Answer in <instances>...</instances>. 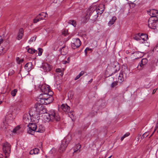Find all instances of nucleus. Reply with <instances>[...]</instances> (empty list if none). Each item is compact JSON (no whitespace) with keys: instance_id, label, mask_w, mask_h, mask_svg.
I'll return each instance as SVG.
<instances>
[{"instance_id":"1","label":"nucleus","mask_w":158,"mask_h":158,"mask_svg":"<svg viewBox=\"0 0 158 158\" xmlns=\"http://www.w3.org/2000/svg\"><path fill=\"white\" fill-rule=\"evenodd\" d=\"M49 86L48 85H43L40 88V89L43 93L39 96L40 101L42 104L45 105L51 103L53 100L52 95L53 92L49 88Z\"/></svg>"},{"instance_id":"2","label":"nucleus","mask_w":158,"mask_h":158,"mask_svg":"<svg viewBox=\"0 0 158 158\" xmlns=\"http://www.w3.org/2000/svg\"><path fill=\"white\" fill-rule=\"evenodd\" d=\"M39 103H37L35 104V107L31 109L29 114L30 116H32L33 117H34L38 116L40 114H44L46 112V109L45 107L43 105L44 104L41 103L39 101Z\"/></svg>"},{"instance_id":"3","label":"nucleus","mask_w":158,"mask_h":158,"mask_svg":"<svg viewBox=\"0 0 158 158\" xmlns=\"http://www.w3.org/2000/svg\"><path fill=\"white\" fill-rule=\"evenodd\" d=\"M28 127H29V130H27V132L31 135L35 131L42 133L45 131L44 127L42 125H37L35 123H29Z\"/></svg>"},{"instance_id":"4","label":"nucleus","mask_w":158,"mask_h":158,"mask_svg":"<svg viewBox=\"0 0 158 158\" xmlns=\"http://www.w3.org/2000/svg\"><path fill=\"white\" fill-rule=\"evenodd\" d=\"M95 6L90 7L87 10L86 12L85 17L86 19H90L93 21H95L98 16L96 10Z\"/></svg>"},{"instance_id":"5","label":"nucleus","mask_w":158,"mask_h":158,"mask_svg":"<svg viewBox=\"0 0 158 158\" xmlns=\"http://www.w3.org/2000/svg\"><path fill=\"white\" fill-rule=\"evenodd\" d=\"M128 76V70L127 67L123 65L121 70V73H120L118 77V81L121 83L125 80Z\"/></svg>"},{"instance_id":"6","label":"nucleus","mask_w":158,"mask_h":158,"mask_svg":"<svg viewBox=\"0 0 158 158\" xmlns=\"http://www.w3.org/2000/svg\"><path fill=\"white\" fill-rule=\"evenodd\" d=\"M71 139V137L68 136L65 138L62 142V143L59 148L60 152H62L65 150L66 148Z\"/></svg>"},{"instance_id":"7","label":"nucleus","mask_w":158,"mask_h":158,"mask_svg":"<svg viewBox=\"0 0 158 158\" xmlns=\"http://www.w3.org/2000/svg\"><path fill=\"white\" fill-rule=\"evenodd\" d=\"M148 23V26L149 28L153 29H156L158 23V18L151 17L149 18Z\"/></svg>"},{"instance_id":"8","label":"nucleus","mask_w":158,"mask_h":158,"mask_svg":"<svg viewBox=\"0 0 158 158\" xmlns=\"http://www.w3.org/2000/svg\"><path fill=\"white\" fill-rule=\"evenodd\" d=\"M49 111L52 121L57 122L60 121V116L56 111L53 110H50Z\"/></svg>"},{"instance_id":"9","label":"nucleus","mask_w":158,"mask_h":158,"mask_svg":"<svg viewBox=\"0 0 158 158\" xmlns=\"http://www.w3.org/2000/svg\"><path fill=\"white\" fill-rule=\"evenodd\" d=\"M2 149L5 154V158L9 156L10 153V145L7 142H5L3 143Z\"/></svg>"},{"instance_id":"10","label":"nucleus","mask_w":158,"mask_h":158,"mask_svg":"<svg viewBox=\"0 0 158 158\" xmlns=\"http://www.w3.org/2000/svg\"><path fill=\"white\" fill-rule=\"evenodd\" d=\"M81 44V41L79 38H74L72 40L71 47L73 49H75L79 47Z\"/></svg>"},{"instance_id":"11","label":"nucleus","mask_w":158,"mask_h":158,"mask_svg":"<svg viewBox=\"0 0 158 158\" xmlns=\"http://www.w3.org/2000/svg\"><path fill=\"white\" fill-rule=\"evenodd\" d=\"M140 34L138 33L135 35L133 37L134 39L137 41H139L141 39L144 41H145L148 39V35L147 34H142L140 35Z\"/></svg>"},{"instance_id":"12","label":"nucleus","mask_w":158,"mask_h":158,"mask_svg":"<svg viewBox=\"0 0 158 158\" xmlns=\"http://www.w3.org/2000/svg\"><path fill=\"white\" fill-rule=\"evenodd\" d=\"M95 6L96 8V10H95L97 12L98 15H101L102 14L104 10V6L102 5H101L98 6Z\"/></svg>"},{"instance_id":"13","label":"nucleus","mask_w":158,"mask_h":158,"mask_svg":"<svg viewBox=\"0 0 158 158\" xmlns=\"http://www.w3.org/2000/svg\"><path fill=\"white\" fill-rule=\"evenodd\" d=\"M42 68L44 72L50 71L52 69L51 66L47 63H44L42 64Z\"/></svg>"},{"instance_id":"14","label":"nucleus","mask_w":158,"mask_h":158,"mask_svg":"<svg viewBox=\"0 0 158 158\" xmlns=\"http://www.w3.org/2000/svg\"><path fill=\"white\" fill-rule=\"evenodd\" d=\"M148 62V60L146 58L143 59L137 66V68L141 70L142 69L143 66L145 65Z\"/></svg>"},{"instance_id":"15","label":"nucleus","mask_w":158,"mask_h":158,"mask_svg":"<svg viewBox=\"0 0 158 158\" xmlns=\"http://www.w3.org/2000/svg\"><path fill=\"white\" fill-rule=\"evenodd\" d=\"M50 113L49 111L48 113H46V114L43 115V118L44 120L47 122H49L52 121L51 116H50Z\"/></svg>"},{"instance_id":"16","label":"nucleus","mask_w":158,"mask_h":158,"mask_svg":"<svg viewBox=\"0 0 158 158\" xmlns=\"http://www.w3.org/2000/svg\"><path fill=\"white\" fill-rule=\"evenodd\" d=\"M148 13L151 17H157L156 15H158V10L155 9H152Z\"/></svg>"},{"instance_id":"17","label":"nucleus","mask_w":158,"mask_h":158,"mask_svg":"<svg viewBox=\"0 0 158 158\" xmlns=\"http://www.w3.org/2000/svg\"><path fill=\"white\" fill-rule=\"evenodd\" d=\"M23 32L24 31L23 28H20L19 31L18 35L17 36V39L18 40H19L22 39L23 36Z\"/></svg>"},{"instance_id":"18","label":"nucleus","mask_w":158,"mask_h":158,"mask_svg":"<svg viewBox=\"0 0 158 158\" xmlns=\"http://www.w3.org/2000/svg\"><path fill=\"white\" fill-rule=\"evenodd\" d=\"M61 108L64 112H68L69 110L70 107L66 104H62L61 106Z\"/></svg>"},{"instance_id":"19","label":"nucleus","mask_w":158,"mask_h":158,"mask_svg":"<svg viewBox=\"0 0 158 158\" xmlns=\"http://www.w3.org/2000/svg\"><path fill=\"white\" fill-rule=\"evenodd\" d=\"M32 64L31 62L27 63L24 66L25 69L27 71H30L32 69Z\"/></svg>"},{"instance_id":"20","label":"nucleus","mask_w":158,"mask_h":158,"mask_svg":"<svg viewBox=\"0 0 158 158\" xmlns=\"http://www.w3.org/2000/svg\"><path fill=\"white\" fill-rule=\"evenodd\" d=\"M23 120V122L26 124L29 123L30 119L27 114H25L24 115Z\"/></svg>"},{"instance_id":"21","label":"nucleus","mask_w":158,"mask_h":158,"mask_svg":"<svg viewBox=\"0 0 158 158\" xmlns=\"http://www.w3.org/2000/svg\"><path fill=\"white\" fill-rule=\"evenodd\" d=\"M28 48V47H27L26 48V49L27 50V52L31 54H33L34 53H35L36 52H37V51L35 50L34 49L32 48H28L27 49V48Z\"/></svg>"},{"instance_id":"22","label":"nucleus","mask_w":158,"mask_h":158,"mask_svg":"<svg viewBox=\"0 0 158 158\" xmlns=\"http://www.w3.org/2000/svg\"><path fill=\"white\" fill-rule=\"evenodd\" d=\"M81 145L80 144H78L76 145V146L74 148V152H79L80 151Z\"/></svg>"},{"instance_id":"23","label":"nucleus","mask_w":158,"mask_h":158,"mask_svg":"<svg viewBox=\"0 0 158 158\" xmlns=\"http://www.w3.org/2000/svg\"><path fill=\"white\" fill-rule=\"evenodd\" d=\"M116 19V17L115 16L113 17L111 19L109 22L108 24L109 25H111L114 24L115 21Z\"/></svg>"},{"instance_id":"24","label":"nucleus","mask_w":158,"mask_h":158,"mask_svg":"<svg viewBox=\"0 0 158 158\" xmlns=\"http://www.w3.org/2000/svg\"><path fill=\"white\" fill-rule=\"evenodd\" d=\"M73 96V93L72 91H69L68 94V96L69 99H72Z\"/></svg>"},{"instance_id":"25","label":"nucleus","mask_w":158,"mask_h":158,"mask_svg":"<svg viewBox=\"0 0 158 158\" xmlns=\"http://www.w3.org/2000/svg\"><path fill=\"white\" fill-rule=\"evenodd\" d=\"M68 23L72 24L74 27H75L76 25V23L75 21L73 20H69Z\"/></svg>"},{"instance_id":"26","label":"nucleus","mask_w":158,"mask_h":158,"mask_svg":"<svg viewBox=\"0 0 158 158\" xmlns=\"http://www.w3.org/2000/svg\"><path fill=\"white\" fill-rule=\"evenodd\" d=\"M17 92V90L16 89H15L11 91V94L12 96L14 97L15 96Z\"/></svg>"},{"instance_id":"27","label":"nucleus","mask_w":158,"mask_h":158,"mask_svg":"<svg viewBox=\"0 0 158 158\" xmlns=\"http://www.w3.org/2000/svg\"><path fill=\"white\" fill-rule=\"evenodd\" d=\"M130 135V133L129 132H127L125 134H124L122 137L121 138V141H123V139L125 137L128 136Z\"/></svg>"},{"instance_id":"28","label":"nucleus","mask_w":158,"mask_h":158,"mask_svg":"<svg viewBox=\"0 0 158 158\" xmlns=\"http://www.w3.org/2000/svg\"><path fill=\"white\" fill-rule=\"evenodd\" d=\"M148 132H146L144 133L142 136L141 139H144L145 138L147 137L149 135Z\"/></svg>"},{"instance_id":"29","label":"nucleus","mask_w":158,"mask_h":158,"mask_svg":"<svg viewBox=\"0 0 158 158\" xmlns=\"http://www.w3.org/2000/svg\"><path fill=\"white\" fill-rule=\"evenodd\" d=\"M157 130V132H158V122L156 124V126L155 128V130L152 133V135L150 136L149 138H150L153 135L155 131Z\"/></svg>"},{"instance_id":"30","label":"nucleus","mask_w":158,"mask_h":158,"mask_svg":"<svg viewBox=\"0 0 158 158\" xmlns=\"http://www.w3.org/2000/svg\"><path fill=\"white\" fill-rule=\"evenodd\" d=\"M16 60L18 64H20L21 63H22L24 61L23 59H20L19 57L16 58Z\"/></svg>"},{"instance_id":"31","label":"nucleus","mask_w":158,"mask_h":158,"mask_svg":"<svg viewBox=\"0 0 158 158\" xmlns=\"http://www.w3.org/2000/svg\"><path fill=\"white\" fill-rule=\"evenodd\" d=\"M38 55L39 56H40L42 54V52H43V49L42 48H38Z\"/></svg>"},{"instance_id":"32","label":"nucleus","mask_w":158,"mask_h":158,"mask_svg":"<svg viewBox=\"0 0 158 158\" xmlns=\"http://www.w3.org/2000/svg\"><path fill=\"white\" fill-rule=\"evenodd\" d=\"M20 128L19 126H17L13 129L12 132L14 133H15Z\"/></svg>"},{"instance_id":"33","label":"nucleus","mask_w":158,"mask_h":158,"mask_svg":"<svg viewBox=\"0 0 158 158\" xmlns=\"http://www.w3.org/2000/svg\"><path fill=\"white\" fill-rule=\"evenodd\" d=\"M34 151V154H38L39 153V150L38 148H35L34 149H33Z\"/></svg>"},{"instance_id":"34","label":"nucleus","mask_w":158,"mask_h":158,"mask_svg":"<svg viewBox=\"0 0 158 158\" xmlns=\"http://www.w3.org/2000/svg\"><path fill=\"white\" fill-rule=\"evenodd\" d=\"M68 34V30H64L62 32V34L64 36H66Z\"/></svg>"},{"instance_id":"35","label":"nucleus","mask_w":158,"mask_h":158,"mask_svg":"<svg viewBox=\"0 0 158 158\" xmlns=\"http://www.w3.org/2000/svg\"><path fill=\"white\" fill-rule=\"evenodd\" d=\"M118 82L116 81H114L113 82L111 85V87L112 88H113L117 85Z\"/></svg>"},{"instance_id":"36","label":"nucleus","mask_w":158,"mask_h":158,"mask_svg":"<svg viewBox=\"0 0 158 158\" xmlns=\"http://www.w3.org/2000/svg\"><path fill=\"white\" fill-rule=\"evenodd\" d=\"M36 38V36H34L32 37L31 38L30 40V41L31 42H34L35 41Z\"/></svg>"},{"instance_id":"37","label":"nucleus","mask_w":158,"mask_h":158,"mask_svg":"<svg viewBox=\"0 0 158 158\" xmlns=\"http://www.w3.org/2000/svg\"><path fill=\"white\" fill-rule=\"evenodd\" d=\"M40 20V18H36L35 19H34V23H36L37 22H38Z\"/></svg>"},{"instance_id":"38","label":"nucleus","mask_w":158,"mask_h":158,"mask_svg":"<svg viewBox=\"0 0 158 158\" xmlns=\"http://www.w3.org/2000/svg\"><path fill=\"white\" fill-rule=\"evenodd\" d=\"M62 71H63L60 69V68L56 69V72L60 73V72H62Z\"/></svg>"},{"instance_id":"39","label":"nucleus","mask_w":158,"mask_h":158,"mask_svg":"<svg viewBox=\"0 0 158 158\" xmlns=\"http://www.w3.org/2000/svg\"><path fill=\"white\" fill-rule=\"evenodd\" d=\"M84 71H81L78 75H79L80 76V77H81V76L83 75V74H84Z\"/></svg>"},{"instance_id":"40","label":"nucleus","mask_w":158,"mask_h":158,"mask_svg":"<svg viewBox=\"0 0 158 158\" xmlns=\"http://www.w3.org/2000/svg\"><path fill=\"white\" fill-rule=\"evenodd\" d=\"M30 154L31 155L34 154V151L33 149L30 151Z\"/></svg>"},{"instance_id":"41","label":"nucleus","mask_w":158,"mask_h":158,"mask_svg":"<svg viewBox=\"0 0 158 158\" xmlns=\"http://www.w3.org/2000/svg\"><path fill=\"white\" fill-rule=\"evenodd\" d=\"M64 47H63L61 50V53L62 54V55H64L65 54V53H62V52L63 51V50H64Z\"/></svg>"},{"instance_id":"42","label":"nucleus","mask_w":158,"mask_h":158,"mask_svg":"<svg viewBox=\"0 0 158 158\" xmlns=\"http://www.w3.org/2000/svg\"><path fill=\"white\" fill-rule=\"evenodd\" d=\"M42 143L41 142H40L39 143V147L40 148H41L42 147Z\"/></svg>"},{"instance_id":"43","label":"nucleus","mask_w":158,"mask_h":158,"mask_svg":"<svg viewBox=\"0 0 158 158\" xmlns=\"http://www.w3.org/2000/svg\"><path fill=\"white\" fill-rule=\"evenodd\" d=\"M113 0H105V1L106 2H107V3H109L110 2Z\"/></svg>"},{"instance_id":"44","label":"nucleus","mask_w":158,"mask_h":158,"mask_svg":"<svg viewBox=\"0 0 158 158\" xmlns=\"http://www.w3.org/2000/svg\"><path fill=\"white\" fill-rule=\"evenodd\" d=\"M80 77V76H79V75H77L76 77L75 78L74 80H77V79H79Z\"/></svg>"},{"instance_id":"45","label":"nucleus","mask_w":158,"mask_h":158,"mask_svg":"<svg viewBox=\"0 0 158 158\" xmlns=\"http://www.w3.org/2000/svg\"><path fill=\"white\" fill-rule=\"evenodd\" d=\"M44 14H45V15L46 14L45 13L44 14V13H40L39 14V15H40V16H43V15H44Z\"/></svg>"},{"instance_id":"46","label":"nucleus","mask_w":158,"mask_h":158,"mask_svg":"<svg viewBox=\"0 0 158 158\" xmlns=\"http://www.w3.org/2000/svg\"><path fill=\"white\" fill-rule=\"evenodd\" d=\"M156 89H154L153 90V92H152V94H154L155 93V92H156Z\"/></svg>"},{"instance_id":"47","label":"nucleus","mask_w":158,"mask_h":158,"mask_svg":"<svg viewBox=\"0 0 158 158\" xmlns=\"http://www.w3.org/2000/svg\"><path fill=\"white\" fill-rule=\"evenodd\" d=\"M86 50H87V51L91 50V49L89 48H86Z\"/></svg>"},{"instance_id":"48","label":"nucleus","mask_w":158,"mask_h":158,"mask_svg":"<svg viewBox=\"0 0 158 158\" xmlns=\"http://www.w3.org/2000/svg\"><path fill=\"white\" fill-rule=\"evenodd\" d=\"M60 75L61 76H62L63 75V71H62V72H60Z\"/></svg>"},{"instance_id":"49","label":"nucleus","mask_w":158,"mask_h":158,"mask_svg":"<svg viewBox=\"0 0 158 158\" xmlns=\"http://www.w3.org/2000/svg\"><path fill=\"white\" fill-rule=\"evenodd\" d=\"M87 50H86V49H85V55H86L87 54Z\"/></svg>"},{"instance_id":"50","label":"nucleus","mask_w":158,"mask_h":158,"mask_svg":"<svg viewBox=\"0 0 158 158\" xmlns=\"http://www.w3.org/2000/svg\"><path fill=\"white\" fill-rule=\"evenodd\" d=\"M64 62V64H66L67 63H69L66 60H65Z\"/></svg>"},{"instance_id":"51","label":"nucleus","mask_w":158,"mask_h":158,"mask_svg":"<svg viewBox=\"0 0 158 158\" xmlns=\"http://www.w3.org/2000/svg\"><path fill=\"white\" fill-rule=\"evenodd\" d=\"M64 0H57V1H58L59 2H62Z\"/></svg>"},{"instance_id":"52","label":"nucleus","mask_w":158,"mask_h":158,"mask_svg":"<svg viewBox=\"0 0 158 158\" xmlns=\"http://www.w3.org/2000/svg\"><path fill=\"white\" fill-rule=\"evenodd\" d=\"M0 158H3L2 155L0 154Z\"/></svg>"},{"instance_id":"53","label":"nucleus","mask_w":158,"mask_h":158,"mask_svg":"<svg viewBox=\"0 0 158 158\" xmlns=\"http://www.w3.org/2000/svg\"><path fill=\"white\" fill-rule=\"evenodd\" d=\"M67 60L69 61V62L70 61V59L69 57H68L67 59Z\"/></svg>"},{"instance_id":"54","label":"nucleus","mask_w":158,"mask_h":158,"mask_svg":"<svg viewBox=\"0 0 158 158\" xmlns=\"http://www.w3.org/2000/svg\"><path fill=\"white\" fill-rule=\"evenodd\" d=\"M92 81V79H91L89 81V82L91 83Z\"/></svg>"},{"instance_id":"55","label":"nucleus","mask_w":158,"mask_h":158,"mask_svg":"<svg viewBox=\"0 0 158 158\" xmlns=\"http://www.w3.org/2000/svg\"><path fill=\"white\" fill-rule=\"evenodd\" d=\"M112 156V155H111L109 157H108V158H111Z\"/></svg>"},{"instance_id":"56","label":"nucleus","mask_w":158,"mask_h":158,"mask_svg":"<svg viewBox=\"0 0 158 158\" xmlns=\"http://www.w3.org/2000/svg\"><path fill=\"white\" fill-rule=\"evenodd\" d=\"M126 52L127 54V53H128V51H126Z\"/></svg>"},{"instance_id":"57","label":"nucleus","mask_w":158,"mask_h":158,"mask_svg":"<svg viewBox=\"0 0 158 158\" xmlns=\"http://www.w3.org/2000/svg\"><path fill=\"white\" fill-rule=\"evenodd\" d=\"M2 101H0V105L2 103Z\"/></svg>"},{"instance_id":"58","label":"nucleus","mask_w":158,"mask_h":158,"mask_svg":"<svg viewBox=\"0 0 158 158\" xmlns=\"http://www.w3.org/2000/svg\"><path fill=\"white\" fill-rule=\"evenodd\" d=\"M121 95V97H122V98H123V95Z\"/></svg>"},{"instance_id":"59","label":"nucleus","mask_w":158,"mask_h":158,"mask_svg":"<svg viewBox=\"0 0 158 158\" xmlns=\"http://www.w3.org/2000/svg\"><path fill=\"white\" fill-rule=\"evenodd\" d=\"M43 19V18L42 17L40 18V19Z\"/></svg>"},{"instance_id":"60","label":"nucleus","mask_w":158,"mask_h":158,"mask_svg":"<svg viewBox=\"0 0 158 158\" xmlns=\"http://www.w3.org/2000/svg\"><path fill=\"white\" fill-rule=\"evenodd\" d=\"M142 37H143V38H145V36H142Z\"/></svg>"},{"instance_id":"61","label":"nucleus","mask_w":158,"mask_h":158,"mask_svg":"<svg viewBox=\"0 0 158 158\" xmlns=\"http://www.w3.org/2000/svg\"><path fill=\"white\" fill-rule=\"evenodd\" d=\"M134 53H137V52H134Z\"/></svg>"},{"instance_id":"62","label":"nucleus","mask_w":158,"mask_h":158,"mask_svg":"<svg viewBox=\"0 0 158 158\" xmlns=\"http://www.w3.org/2000/svg\"><path fill=\"white\" fill-rule=\"evenodd\" d=\"M14 73V72L13 71V72H12V73Z\"/></svg>"},{"instance_id":"63","label":"nucleus","mask_w":158,"mask_h":158,"mask_svg":"<svg viewBox=\"0 0 158 158\" xmlns=\"http://www.w3.org/2000/svg\"><path fill=\"white\" fill-rule=\"evenodd\" d=\"M106 156H107V155H106L105 156V158Z\"/></svg>"},{"instance_id":"64","label":"nucleus","mask_w":158,"mask_h":158,"mask_svg":"<svg viewBox=\"0 0 158 158\" xmlns=\"http://www.w3.org/2000/svg\"><path fill=\"white\" fill-rule=\"evenodd\" d=\"M158 89V88H157L156 89V90H157Z\"/></svg>"}]
</instances>
